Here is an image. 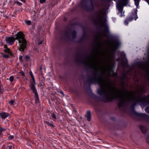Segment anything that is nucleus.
Masks as SVG:
<instances>
[{
    "label": "nucleus",
    "instance_id": "nucleus-24",
    "mask_svg": "<svg viewBox=\"0 0 149 149\" xmlns=\"http://www.w3.org/2000/svg\"><path fill=\"white\" fill-rule=\"evenodd\" d=\"M145 111L148 113H149V107H147L145 109Z\"/></svg>",
    "mask_w": 149,
    "mask_h": 149
},
{
    "label": "nucleus",
    "instance_id": "nucleus-2",
    "mask_svg": "<svg viewBox=\"0 0 149 149\" xmlns=\"http://www.w3.org/2000/svg\"><path fill=\"white\" fill-rule=\"evenodd\" d=\"M102 46V44H99L93 51V54L86 58L84 63L95 71L100 68L102 72H105L108 76H110L112 68L107 61H111V56L110 54H105L101 50Z\"/></svg>",
    "mask_w": 149,
    "mask_h": 149
},
{
    "label": "nucleus",
    "instance_id": "nucleus-3",
    "mask_svg": "<svg viewBox=\"0 0 149 149\" xmlns=\"http://www.w3.org/2000/svg\"><path fill=\"white\" fill-rule=\"evenodd\" d=\"M16 39L18 40L20 45V50L21 51H24L26 48V41L24 39V36L23 33L21 31L18 32L16 35Z\"/></svg>",
    "mask_w": 149,
    "mask_h": 149
},
{
    "label": "nucleus",
    "instance_id": "nucleus-20",
    "mask_svg": "<svg viewBox=\"0 0 149 149\" xmlns=\"http://www.w3.org/2000/svg\"><path fill=\"white\" fill-rule=\"evenodd\" d=\"M93 6L92 5V2H91V6L88 8V10H93Z\"/></svg>",
    "mask_w": 149,
    "mask_h": 149
},
{
    "label": "nucleus",
    "instance_id": "nucleus-19",
    "mask_svg": "<svg viewBox=\"0 0 149 149\" xmlns=\"http://www.w3.org/2000/svg\"><path fill=\"white\" fill-rule=\"evenodd\" d=\"M76 34V32L75 31H73L72 32V37L73 38H75Z\"/></svg>",
    "mask_w": 149,
    "mask_h": 149
},
{
    "label": "nucleus",
    "instance_id": "nucleus-21",
    "mask_svg": "<svg viewBox=\"0 0 149 149\" xmlns=\"http://www.w3.org/2000/svg\"><path fill=\"white\" fill-rule=\"evenodd\" d=\"M14 138V136L13 135H10L8 137V139L9 140H11L12 139H13Z\"/></svg>",
    "mask_w": 149,
    "mask_h": 149
},
{
    "label": "nucleus",
    "instance_id": "nucleus-12",
    "mask_svg": "<svg viewBox=\"0 0 149 149\" xmlns=\"http://www.w3.org/2000/svg\"><path fill=\"white\" fill-rule=\"evenodd\" d=\"M34 97L36 98L35 102L36 103L38 102L39 101V99L38 98V93L34 94Z\"/></svg>",
    "mask_w": 149,
    "mask_h": 149
},
{
    "label": "nucleus",
    "instance_id": "nucleus-7",
    "mask_svg": "<svg viewBox=\"0 0 149 149\" xmlns=\"http://www.w3.org/2000/svg\"><path fill=\"white\" fill-rule=\"evenodd\" d=\"M35 81H33V82H31L30 83V86L31 89L33 92V93L34 94L37 93L36 89L35 87Z\"/></svg>",
    "mask_w": 149,
    "mask_h": 149
},
{
    "label": "nucleus",
    "instance_id": "nucleus-15",
    "mask_svg": "<svg viewBox=\"0 0 149 149\" xmlns=\"http://www.w3.org/2000/svg\"><path fill=\"white\" fill-rule=\"evenodd\" d=\"M126 0V3H127V0ZM139 0H134L135 4L136 6H138Z\"/></svg>",
    "mask_w": 149,
    "mask_h": 149
},
{
    "label": "nucleus",
    "instance_id": "nucleus-25",
    "mask_svg": "<svg viewBox=\"0 0 149 149\" xmlns=\"http://www.w3.org/2000/svg\"><path fill=\"white\" fill-rule=\"evenodd\" d=\"M14 101L13 100H12L10 101L9 102V103L10 104V105H13L14 103Z\"/></svg>",
    "mask_w": 149,
    "mask_h": 149
},
{
    "label": "nucleus",
    "instance_id": "nucleus-10",
    "mask_svg": "<svg viewBox=\"0 0 149 149\" xmlns=\"http://www.w3.org/2000/svg\"><path fill=\"white\" fill-rule=\"evenodd\" d=\"M87 118V120L88 121H90L91 120V112L90 111H88L86 113Z\"/></svg>",
    "mask_w": 149,
    "mask_h": 149
},
{
    "label": "nucleus",
    "instance_id": "nucleus-26",
    "mask_svg": "<svg viewBox=\"0 0 149 149\" xmlns=\"http://www.w3.org/2000/svg\"><path fill=\"white\" fill-rule=\"evenodd\" d=\"M26 23L28 25H30L31 24V22L29 20L27 21L26 22Z\"/></svg>",
    "mask_w": 149,
    "mask_h": 149
},
{
    "label": "nucleus",
    "instance_id": "nucleus-8",
    "mask_svg": "<svg viewBox=\"0 0 149 149\" xmlns=\"http://www.w3.org/2000/svg\"><path fill=\"white\" fill-rule=\"evenodd\" d=\"M136 16V13L135 12L134 14H133V15L132 17H128V18L126 19L125 21H124V24L125 25H127L128 22L131 21L133 19H134L135 17Z\"/></svg>",
    "mask_w": 149,
    "mask_h": 149
},
{
    "label": "nucleus",
    "instance_id": "nucleus-16",
    "mask_svg": "<svg viewBox=\"0 0 149 149\" xmlns=\"http://www.w3.org/2000/svg\"><path fill=\"white\" fill-rule=\"evenodd\" d=\"M6 129L0 127V135H1L3 131H6Z\"/></svg>",
    "mask_w": 149,
    "mask_h": 149
},
{
    "label": "nucleus",
    "instance_id": "nucleus-1",
    "mask_svg": "<svg viewBox=\"0 0 149 149\" xmlns=\"http://www.w3.org/2000/svg\"><path fill=\"white\" fill-rule=\"evenodd\" d=\"M91 79L99 85L100 88L98 89L97 93L100 96H103L104 102H107L118 98L119 100L118 105L119 107H123L126 102H133L135 104L140 102L141 105H146L148 102L145 97L135 95L136 94L140 91L144 92L143 87L136 91H132L129 92L124 88H117L111 85V82L108 79L95 76Z\"/></svg>",
    "mask_w": 149,
    "mask_h": 149
},
{
    "label": "nucleus",
    "instance_id": "nucleus-36",
    "mask_svg": "<svg viewBox=\"0 0 149 149\" xmlns=\"http://www.w3.org/2000/svg\"><path fill=\"white\" fill-rule=\"evenodd\" d=\"M21 1L25 3L26 2L25 0H20Z\"/></svg>",
    "mask_w": 149,
    "mask_h": 149
},
{
    "label": "nucleus",
    "instance_id": "nucleus-32",
    "mask_svg": "<svg viewBox=\"0 0 149 149\" xmlns=\"http://www.w3.org/2000/svg\"><path fill=\"white\" fill-rule=\"evenodd\" d=\"M22 56H20L19 57V59L20 61H22Z\"/></svg>",
    "mask_w": 149,
    "mask_h": 149
},
{
    "label": "nucleus",
    "instance_id": "nucleus-42",
    "mask_svg": "<svg viewBox=\"0 0 149 149\" xmlns=\"http://www.w3.org/2000/svg\"><path fill=\"white\" fill-rule=\"evenodd\" d=\"M41 43H40V44H41Z\"/></svg>",
    "mask_w": 149,
    "mask_h": 149
},
{
    "label": "nucleus",
    "instance_id": "nucleus-34",
    "mask_svg": "<svg viewBox=\"0 0 149 149\" xmlns=\"http://www.w3.org/2000/svg\"><path fill=\"white\" fill-rule=\"evenodd\" d=\"M25 58L26 59H28L29 58V57L28 56H25Z\"/></svg>",
    "mask_w": 149,
    "mask_h": 149
},
{
    "label": "nucleus",
    "instance_id": "nucleus-40",
    "mask_svg": "<svg viewBox=\"0 0 149 149\" xmlns=\"http://www.w3.org/2000/svg\"><path fill=\"white\" fill-rule=\"evenodd\" d=\"M102 26H105V25L104 24H103V25H102Z\"/></svg>",
    "mask_w": 149,
    "mask_h": 149
},
{
    "label": "nucleus",
    "instance_id": "nucleus-31",
    "mask_svg": "<svg viewBox=\"0 0 149 149\" xmlns=\"http://www.w3.org/2000/svg\"><path fill=\"white\" fill-rule=\"evenodd\" d=\"M49 126L53 127H54V125L52 123H50Z\"/></svg>",
    "mask_w": 149,
    "mask_h": 149
},
{
    "label": "nucleus",
    "instance_id": "nucleus-38",
    "mask_svg": "<svg viewBox=\"0 0 149 149\" xmlns=\"http://www.w3.org/2000/svg\"><path fill=\"white\" fill-rule=\"evenodd\" d=\"M147 142L149 143V138H148L147 141Z\"/></svg>",
    "mask_w": 149,
    "mask_h": 149
},
{
    "label": "nucleus",
    "instance_id": "nucleus-9",
    "mask_svg": "<svg viewBox=\"0 0 149 149\" xmlns=\"http://www.w3.org/2000/svg\"><path fill=\"white\" fill-rule=\"evenodd\" d=\"M10 114L7 113L5 112H0V118L4 120L9 116Z\"/></svg>",
    "mask_w": 149,
    "mask_h": 149
},
{
    "label": "nucleus",
    "instance_id": "nucleus-13",
    "mask_svg": "<svg viewBox=\"0 0 149 149\" xmlns=\"http://www.w3.org/2000/svg\"><path fill=\"white\" fill-rule=\"evenodd\" d=\"M51 116L52 119V120L54 121L56 119V115L53 113H52L51 114Z\"/></svg>",
    "mask_w": 149,
    "mask_h": 149
},
{
    "label": "nucleus",
    "instance_id": "nucleus-30",
    "mask_svg": "<svg viewBox=\"0 0 149 149\" xmlns=\"http://www.w3.org/2000/svg\"><path fill=\"white\" fill-rule=\"evenodd\" d=\"M101 35L102 36H104L105 37L107 36L106 34L104 32L102 33Z\"/></svg>",
    "mask_w": 149,
    "mask_h": 149
},
{
    "label": "nucleus",
    "instance_id": "nucleus-5",
    "mask_svg": "<svg viewBox=\"0 0 149 149\" xmlns=\"http://www.w3.org/2000/svg\"><path fill=\"white\" fill-rule=\"evenodd\" d=\"M96 15L99 21L100 22H101L104 16L103 10L101 9L98 10L96 13Z\"/></svg>",
    "mask_w": 149,
    "mask_h": 149
},
{
    "label": "nucleus",
    "instance_id": "nucleus-28",
    "mask_svg": "<svg viewBox=\"0 0 149 149\" xmlns=\"http://www.w3.org/2000/svg\"><path fill=\"white\" fill-rule=\"evenodd\" d=\"M3 57L6 58H8L9 57V56L7 54H4L3 55Z\"/></svg>",
    "mask_w": 149,
    "mask_h": 149
},
{
    "label": "nucleus",
    "instance_id": "nucleus-29",
    "mask_svg": "<svg viewBox=\"0 0 149 149\" xmlns=\"http://www.w3.org/2000/svg\"><path fill=\"white\" fill-rule=\"evenodd\" d=\"M45 1L46 0H40V3L41 4L45 2Z\"/></svg>",
    "mask_w": 149,
    "mask_h": 149
},
{
    "label": "nucleus",
    "instance_id": "nucleus-22",
    "mask_svg": "<svg viewBox=\"0 0 149 149\" xmlns=\"http://www.w3.org/2000/svg\"><path fill=\"white\" fill-rule=\"evenodd\" d=\"M9 80L11 82H12L14 80V77L13 76H11L9 78Z\"/></svg>",
    "mask_w": 149,
    "mask_h": 149
},
{
    "label": "nucleus",
    "instance_id": "nucleus-23",
    "mask_svg": "<svg viewBox=\"0 0 149 149\" xmlns=\"http://www.w3.org/2000/svg\"><path fill=\"white\" fill-rule=\"evenodd\" d=\"M141 131L143 133H144L146 131V130H145L144 128L143 127H141Z\"/></svg>",
    "mask_w": 149,
    "mask_h": 149
},
{
    "label": "nucleus",
    "instance_id": "nucleus-27",
    "mask_svg": "<svg viewBox=\"0 0 149 149\" xmlns=\"http://www.w3.org/2000/svg\"><path fill=\"white\" fill-rule=\"evenodd\" d=\"M45 123L46 125L48 126H49L50 123H49V122L48 121H45L44 122Z\"/></svg>",
    "mask_w": 149,
    "mask_h": 149
},
{
    "label": "nucleus",
    "instance_id": "nucleus-35",
    "mask_svg": "<svg viewBox=\"0 0 149 149\" xmlns=\"http://www.w3.org/2000/svg\"><path fill=\"white\" fill-rule=\"evenodd\" d=\"M20 73L22 75L24 76V74L23 71L21 72Z\"/></svg>",
    "mask_w": 149,
    "mask_h": 149
},
{
    "label": "nucleus",
    "instance_id": "nucleus-37",
    "mask_svg": "<svg viewBox=\"0 0 149 149\" xmlns=\"http://www.w3.org/2000/svg\"><path fill=\"white\" fill-rule=\"evenodd\" d=\"M60 93L61 94H63V91H60Z\"/></svg>",
    "mask_w": 149,
    "mask_h": 149
},
{
    "label": "nucleus",
    "instance_id": "nucleus-11",
    "mask_svg": "<svg viewBox=\"0 0 149 149\" xmlns=\"http://www.w3.org/2000/svg\"><path fill=\"white\" fill-rule=\"evenodd\" d=\"M108 43L113 49H114L116 48V43L115 42H113L111 44H110L109 42H108Z\"/></svg>",
    "mask_w": 149,
    "mask_h": 149
},
{
    "label": "nucleus",
    "instance_id": "nucleus-18",
    "mask_svg": "<svg viewBox=\"0 0 149 149\" xmlns=\"http://www.w3.org/2000/svg\"><path fill=\"white\" fill-rule=\"evenodd\" d=\"M17 4L19 6H21L22 5V3L17 1H15L14 4Z\"/></svg>",
    "mask_w": 149,
    "mask_h": 149
},
{
    "label": "nucleus",
    "instance_id": "nucleus-33",
    "mask_svg": "<svg viewBox=\"0 0 149 149\" xmlns=\"http://www.w3.org/2000/svg\"><path fill=\"white\" fill-rule=\"evenodd\" d=\"M12 147L11 145L8 146V149H12Z\"/></svg>",
    "mask_w": 149,
    "mask_h": 149
},
{
    "label": "nucleus",
    "instance_id": "nucleus-14",
    "mask_svg": "<svg viewBox=\"0 0 149 149\" xmlns=\"http://www.w3.org/2000/svg\"><path fill=\"white\" fill-rule=\"evenodd\" d=\"M4 51L8 53L9 54H11V53L10 51V50L8 48H5V49L4 50Z\"/></svg>",
    "mask_w": 149,
    "mask_h": 149
},
{
    "label": "nucleus",
    "instance_id": "nucleus-6",
    "mask_svg": "<svg viewBox=\"0 0 149 149\" xmlns=\"http://www.w3.org/2000/svg\"><path fill=\"white\" fill-rule=\"evenodd\" d=\"M6 40L7 43L12 45L14 44L15 39L14 37H10L6 38Z\"/></svg>",
    "mask_w": 149,
    "mask_h": 149
},
{
    "label": "nucleus",
    "instance_id": "nucleus-4",
    "mask_svg": "<svg viewBox=\"0 0 149 149\" xmlns=\"http://www.w3.org/2000/svg\"><path fill=\"white\" fill-rule=\"evenodd\" d=\"M126 0H120L119 1L117 4V8L119 12V13H120V17H122L123 16V7L126 5Z\"/></svg>",
    "mask_w": 149,
    "mask_h": 149
},
{
    "label": "nucleus",
    "instance_id": "nucleus-39",
    "mask_svg": "<svg viewBox=\"0 0 149 149\" xmlns=\"http://www.w3.org/2000/svg\"><path fill=\"white\" fill-rule=\"evenodd\" d=\"M86 1V0H82L81 1V2L82 3H83L84 1Z\"/></svg>",
    "mask_w": 149,
    "mask_h": 149
},
{
    "label": "nucleus",
    "instance_id": "nucleus-17",
    "mask_svg": "<svg viewBox=\"0 0 149 149\" xmlns=\"http://www.w3.org/2000/svg\"><path fill=\"white\" fill-rule=\"evenodd\" d=\"M30 74L32 77V79L33 80V81H35V79L34 77V76L33 75V73H32V72L31 71L30 72Z\"/></svg>",
    "mask_w": 149,
    "mask_h": 149
},
{
    "label": "nucleus",
    "instance_id": "nucleus-41",
    "mask_svg": "<svg viewBox=\"0 0 149 149\" xmlns=\"http://www.w3.org/2000/svg\"><path fill=\"white\" fill-rule=\"evenodd\" d=\"M143 116H146V114H143Z\"/></svg>",
    "mask_w": 149,
    "mask_h": 149
}]
</instances>
